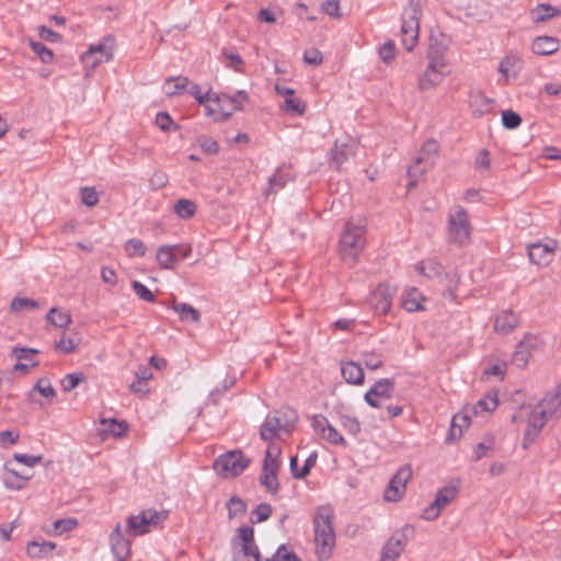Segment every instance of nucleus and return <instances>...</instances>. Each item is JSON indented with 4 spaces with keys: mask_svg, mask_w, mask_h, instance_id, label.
Returning <instances> with one entry per match:
<instances>
[{
    "mask_svg": "<svg viewBox=\"0 0 561 561\" xmlns=\"http://www.w3.org/2000/svg\"><path fill=\"white\" fill-rule=\"evenodd\" d=\"M333 520L334 511L330 505H321L316 510L312 523L316 553L320 561L328 560L335 547Z\"/></svg>",
    "mask_w": 561,
    "mask_h": 561,
    "instance_id": "nucleus-1",
    "label": "nucleus"
},
{
    "mask_svg": "<svg viewBox=\"0 0 561 561\" xmlns=\"http://www.w3.org/2000/svg\"><path fill=\"white\" fill-rule=\"evenodd\" d=\"M366 220L352 217L345 222L340 236L339 252L341 259L353 265L357 262L366 244Z\"/></svg>",
    "mask_w": 561,
    "mask_h": 561,
    "instance_id": "nucleus-2",
    "label": "nucleus"
},
{
    "mask_svg": "<svg viewBox=\"0 0 561 561\" xmlns=\"http://www.w3.org/2000/svg\"><path fill=\"white\" fill-rule=\"evenodd\" d=\"M298 422V413L296 410L284 407L267 415L261 425L260 436L263 440L268 442L279 437L280 433L291 434Z\"/></svg>",
    "mask_w": 561,
    "mask_h": 561,
    "instance_id": "nucleus-3",
    "label": "nucleus"
},
{
    "mask_svg": "<svg viewBox=\"0 0 561 561\" xmlns=\"http://www.w3.org/2000/svg\"><path fill=\"white\" fill-rule=\"evenodd\" d=\"M421 14L420 0H410L401 20V42L408 51H412L417 44Z\"/></svg>",
    "mask_w": 561,
    "mask_h": 561,
    "instance_id": "nucleus-4",
    "label": "nucleus"
},
{
    "mask_svg": "<svg viewBox=\"0 0 561 561\" xmlns=\"http://www.w3.org/2000/svg\"><path fill=\"white\" fill-rule=\"evenodd\" d=\"M250 465V459L245 457L242 450L234 449L217 457L213 463L216 473L224 478L239 477Z\"/></svg>",
    "mask_w": 561,
    "mask_h": 561,
    "instance_id": "nucleus-5",
    "label": "nucleus"
},
{
    "mask_svg": "<svg viewBox=\"0 0 561 561\" xmlns=\"http://www.w3.org/2000/svg\"><path fill=\"white\" fill-rule=\"evenodd\" d=\"M471 225L467 210L462 206H455L448 215L449 241L457 245H465L469 242Z\"/></svg>",
    "mask_w": 561,
    "mask_h": 561,
    "instance_id": "nucleus-6",
    "label": "nucleus"
},
{
    "mask_svg": "<svg viewBox=\"0 0 561 561\" xmlns=\"http://www.w3.org/2000/svg\"><path fill=\"white\" fill-rule=\"evenodd\" d=\"M167 518V514L156 510H146L135 516L127 518V534L130 536H141L150 531L160 522Z\"/></svg>",
    "mask_w": 561,
    "mask_h": 561,
    "instance_id": "nucleus-7",
    "label": "nucleus"
},
{
    "mask_svg": "<svg viewBox=\"0 0 561 561\" xmlns=\"http://www.w3.org/2000/svg\"><path fill=\"white\" fill-rule=\"evenodd\" d=\"M114 46L115 38L112 35H107L103 37L100 43L90 46V48L83 54L82 61L91 68H95L100 64L107 62L113 58Z\"/></svg>",
    "mask_w": 561,
    "mask_h": 561,
    "instance_id": "nucleus-8",
    "label": "nucleus"
},
{
    "mask_svg": "<svg viewBox=\"0 0 561 561\" xmlns=\"http://www.w3.org/2000/svg\"><path fill=\"white\" fill-rule=\"evenodd\" d=\"M439 151V144L435 139H428L422 146L420 154L416 157L415 162L409 168L408 175L410 178L423 174L427 169L432 168L435 163L434 158Z\"/></svg>",
    "mask_w": 561,
    "mask_h": 561,
    "instance_id": "nucleus-9",
    "label": "nucleus"
},
{
    "mask_svg": "<svg viewBox=\"0 0 561 561\" xmlns=\"http://www.w3.org/2000/svg\"><path fill=\"white\" fill-rule=\"evenodd\" d=\"M311 427L331 445L341 446L346 448L348 446L343 435L328 421L322 414H317L312 417Z\"/></svg>",
    "mask_w": 561,
    "mask_h": 561,
    "instance_id": "nucleus-10",
    "label": "nucleus"
},
{
    "mask_svg": "<svg viewBox=\"0 0 561 561\" xmlns=\"http://www.w3.org/2000/svg\"><path fill=\"white\" fill-rule=\"evenodd\" d=\"M450 44V38L440 31H432L428 41L427 59L434 65H445V56Z\"/></svg>",
    "mask_w": 561,
    "mask_h": 561,
    "instance_id": "nucleus-11",
    "label": "nucleus"
},
{
    "mask_svg": "<svg viewBox=\"0 0 561 561\" xmlns=\"http://www.w3.org/2000/svg\"><path fill=\"white\" fill-rule=\"evenodd\" d=\"M412 477V469L410 465L401 467L396 474L391 478L388 489L385 491L383 497L388 502H397L401 499L405 490L408 481Z\"/></svg>",
    "mask_w": 561,
    "mask_h": 561,
    "instance_id": "nucleus-12",
    "label": "nucleus"
},
{
    "mask_svg": "<svg viewBox=\"0 0 561 561\" xmlns=\"http://www.w3.org/2000/svg\"><path fill=\"white\" fill-rule=\"evenodd\" d=\"M108 541L111 553L115 561H126L130 557L131 541L123 535L119 523L114 526Z\"/></svg>",
    "mask_w": 561,
    "mask_h": 561,
    "instance_id": "nucleus-13",
    "label": "nucleus"
},
{
    "mask_svg": "<svg viewBox=\"0 0 561 561\" xmlns=\"http://www.w3.org/2000/svg\"><path fill=\"white\" fill-rule=\"evenodd\" d=\"M394 389V380L391 378H381L377 380L365 393L364 400L371 408H379L378 399H390Z\"/></svg>",
    "mask_w": 561,
    "mask_h": 561,
    "instance_id": "nucleus-14",
    "label": "nucleus"
},
{
    "mask_svg": "<svg viewBox=\"0 0 561 561\" xmlns=\"http://www.w3.org/2000/svg\"><path fill=\"white\" fill-rule=\"evenodd\" d=\"M392 293L389 286L379 285L368 298V304L376 314H386L391 308Z\"/></svg>",
    "mask_w": 561,
    "mask_h": 561,
    "instance_id": "nucleus-15",
    "label": "nucleus"
},
{
    "mask_svg": "<svg viewBox=\"0 0 561 561\" xmlns=\"http://www.w3.org/2000/svg\"><path fill=\"white\" fill-rule=\"evenodd\" d=\"M548 420L549 417L545 415V412L534 410L530 413L523 437V447L525 449L536 440Z\"/></svg>",
    "mask_w": 561,
    "mask_h": 561,
    "instance_id": "nucleus-16",
    "label": "nucleus"
},
{
    "mask_svg": "<svg viewBox=\"0 0 561 561\" xmlns=\"http://www.w3.org/2000/svg\"><path fill=\"white\" fill-rule=\"evenodd\" d=\"M556 250V242L550 243L536 242L528 247L529 261L539 266L548 265L553 257Z\"/></svg>",
    "mask_w": 561,
    "mask_h": 561,
    "instance_id": "nucleus-17",
    "label": "nucleus"
},
{
    "mask_svg": "<svg viewBox=\"0 0 561 561\" xmlns=\"http://www.w3.org/2000/svg\"><path fill=\"white\" fill-rule=\"evenodd\" d=\"M444 67L445 65H434V62L428 61L424 73L419 78V90L426 91L438 85L444 79L442 72Z\"/></svg>",
    "mask_w": 561,
    "mask_h": 561,
    "instance_id": "nucleus-18",
    "label": "nucleus"
},
{
    "mask_svg": "<svg viewBox=\"0 0 561 561\" xmlns=\"http://www.w3.org/2000/svg\"><path fill=\"white\" fill-rule=\"evenodd\" d=\"M248 93L243 90H239L234 95H228L226 93L222 94H214V103H216L220 108L224 110L221 103L227 102L230 106V112L225 114V119H227L231 112L240 111L243 108V104L248 101Z\"/></svg>",
    "mask_w": 561,
    "mask_h": 561,
    "instance_id": "nucleus-19",
    "label": "nucleus"
},
{
    "mask_svg": "<svg viewBox=\"0 0 561 561\" xmlns=\"http://www.w3.org/2000/svg\"><path fill=\"white\" fill-rule=\"evenodd\" d=\"M404 545L405 536L403 534L392 535L382 548L380 561H396L403 551Z\"/></svg>",
    "mask_w": 561,
    "mask_h": 561,
    "instance_id": "nucleus-20",
    "label": "nucleus"
},
{
    "mask_svg": "<svg viewBox=\"0 0 561 561\" xmlns=\"http://www.w3.org/2000/svg\"><path fill=\"white\" fill-rule=\"evenodd\" d=\"M294 175L291 169L288 165L279 167L276 172L268 179V188L265 191V195L268 196L272 193L278 192L283 188L287 182L291 181Z\"/></svg>",
    "mask_w": 561,
    "mask_h": 561,
    "instance_id": "nucleus-21",
    "label": "nucleus"
},
{
    "mask_svg": "<svg viewBox=\"0 0 561 561\" xmlns=\"http://www.w3.org/2000/svg\"><path fill=\"white\" fill-rule=\"evenodd\" d=\"M519 323V317L512 310H504L496 316L494 330L501 334L511 333Z\"/></svg>",
    "mask_w": 561,
    "mask_h": 561,
    "instance_id": "nucleus-22",
    "label": "nucleus"
},
{
    "mask_svg": "<svg viewBox=\"0 0 561 561\" xmlns=\"http://www.w3.org/2000/svg\"><path fill=\"white\" fill-rule=\"evenodd\" d=\"M531 49L536 55H552L559 49V39L547 35L538 36L533 41Z\"/></svg>",
    "mask_w": 561,
    "mask_h": 561,
    "instance_id": "nucleus-23",
    "label": "nucleus"
},
{
    "mask_svg": "<svg viewBox=\"0 0 561 561\" xmlns=\"http://www.w3.org/2000/svg\"><path fill=\"white\" fill-rule=\"evenodd\" d=\"M539 407V411L545 412L548 417L561 415V383L558 386L556 393L547 396L540 401Z\"/></svg>",
    "mask_w": 561,
    "mask_h": 561,
    "instance_id": "nucleus-24",
    "label": "nucleus"
},
{
    "mask_svg": "<svg viewBox=\"0 0 561 561\" xmlns=\"http://www.w3.org/2000/svg\"><path fill=\"white\" fill-rule=\"evenodd\" d=\"M233 549V561H260V551L256 543L237 545L231 541Z\"/></svg>",
    "mask_w": 561,
    "mask_h": 561,
    "instance_id": "nucleus-25",
    "label": "nucleus"
},
{
    "mask_svg": "<svg viewBox=\"0 0 561 561\" xmlns=\"http://www.w3.org/2000/svg\"><path fill=\"white\" fill-rule=\"evenodd\" d=\"M352 156H354V150L351 145H340L337 141H335L333 148L330 151V162L336 170H340L342 164L345 163Z\"/></svg>",
    "mask_w": 561,
    "mask_h": 561,
    "instance_id": "nucleus-26",
    "label": "nucleus"
},
{
    "mask_svg": "<svg viewBox=\"0 0 561 561\" xmlns=\"http://www.w3.org/2000/svg\"><path fill=\"white\" fill-rule=\"evenodd\" d=\"M156 259L160 267L164 270L175 268L179 262V259L175 254V247L170 244L159 247Z\"/></svg>",
    "mask_w": 561,
    "mask_h": 561,
    "instance_id": "nucleus-27",
    "label": "nucleus"
},
{
    "mask_svg": "<svg viewBox=\"0 0 561 561\" xmlns=\"http://www.w3.org/2000/svg\"><path fill=\"white\" fill-rule=\"evenodd\" d=\"M56 548V545L51 541H37L33 540L27 543L26 553L33 559H43L48 557Z\"/></svg>",
    "mask_w": 561,
    "mask_h": 561,
    "instance_id": "nucleus-28",
    "label": "nucleus"
},
{
    "mask_svg": "<svg viewBox=\"0 0 561 561\" xmlns=\"http://www.w3.org/2000/svg\"><path fill=\"white\" fill-rule=\"evenodd\" d=\"M341 373L346 382L352 385H362L364 382V371L359 364L347 362L342 364Z\"/></svg>",
    "mask_w": 561,
    "mask_h": 561,
    "instance_id": "nucleus-29",
    "label": "nucleus"
},
{
    "mask_svg": "<svg viewBox=\"0 0 561 561\" xmlns=\"http://www.w3.org/2000/svg\"><path fill=\"white\" fill-rule=\"evenodd\" d=\"M470 417L466 414L457 413L451 419V425L446 437L447 442H455L462 436L463 428L469 427Z\"/></svg>",
    "mask_w": 561,
    "mask_h": 561,
    "instance_id": "nucleus-30",
    "label": "nucleus"
},
{
    "mask_svg": "<svg viewBox=\"0 0 561 561\" xmlns=\"http://www.w3.org/2000/svg\"><path fill=\"white\" fill-rule=\"evenodd\" d=\"M424 300L423 295L416 288L408 289L402 295V307L409 312H415L423 309L422 301Z\"/></svg>",
    "mask_w": 561,
    "mask_h": 561,
    "instance_id": "nucleus-31",
    "label": "nucleus"
},
{
    "mask_svg": "<svg viewBox=\"0 0 561 561\" xmlns=\"http://www.w3.org/2000/svg\"><path fill=\"white\" fill-rule=\"evenodd\" d=\"M416 271L426 276L427 278H434L439 276L444 267L443 265L433 259L422 260L415 265Z\"/></svg>",
    "mask_w": 561,
    "mask_h": 561,
    "instance_id": "nucleus-32",
    "label": "nucleus"
},
{
    "mask_svg": "<svg viewBox=\"0 0 561 561\" xmlns=\"http://www.w3.org/2000/svg\"><path fill=\"white\" fill-rule=\"evenodd\" d=\"M561 14V10L548 4V3H539L531 11V18L535 22H545L554 16H559Z\"/></svg>",
    "mask_w": 561,
    "mask_h": 561,
    "instance_id": "nucleus-33",
    "label": "nucleus"
},
{
    "mask_svg": "<svg viewBox=\"0 0 561 561\" xmlns=\"http://www.w3.org/2000/svg\"><path fill=\"white\" fill-rule=\"evenodd\" d=\"M459 492L458 485L455 484H448L444 488H440L436 496L434 499L435 506H439L442 510L447 506L453 500L456 499L457 494Z\"/></svg>",
    "mask_w": 561,
    "mask_h": 561,
    "instance_id": "nucleus-34",
    "label": "nucleus"
},
{
    "mask_svg": "<svg viewBox=\"0 0 561 561\" xmlns=\"http://www.w3.org/2000/svg\"><path fill=\"white\" fill-rule=\"evenodd\" d=\"M5 472L3 474V483L7 488L12 490H21L24 488L26 481L31 479V476H16V471L14 469H10L8 465H5Z\"/></svg>",
    "mask_w": 561,
    "mask_h": 561,
    "instance_id": "nucleus-35",
    "label": "nucleus"
},
{
    "mask_svg": "<svg viewBox=\"0 0 561 561\" xmlns=\"http://www.w3.org/2000/svg\"><path fill=\"white\" fill-rule=\"evenodd\" d=\"M188 84L190 80L186 77L178 76L168 78L164 83L165 93L169 96L183 93L184 91H186Z\"/></svg>",
    "mask_w": 561,
    "mask_h": 561,
    "instance_id": "nucleus-36",
    "label": "nucleus"
},
{
    "mask_svg": "<svg viewBox=\"0 0 561 561\" xmlns=\"http://www.w3.org/2000/svg\"><path fill=\"white\" fill-rule=\"evenodd\" d=\"M46 320L57 328H67L71 323V316L57 307L49 309Z\"/></svg>",
    "mask_w": 561,
    "mask_h": 561,
    "instance_id": "nucleus-37",
    "label": "nucleus"
},
{
    "mask_svg": "<svg viewBox=\"0 0 561 561\" xmlns=\"http://www.w3.org/2000/svg\"><path fill=\"white\" fill-rule=\"evenodd\" d=\"M173 210L181 219L192 218L196 213V204L187 198H180L173 206Z\"/></svg>",
    "mask_w": 561,
    "mask_h": 561,
    "instance_id": "nucleus-38",
    "label": "nucleus"
},
{
    "mask_svg": "<svg viewBox=\"0 0 561 561\" xmlns=\"http://www.w3.org/2000/svg\"><path fill=\"white\" fill-rule=\"evenodd\" d=\"M497 405V394L495 392H489L476 403L473 407V413L478 415L483 412H492L496 409Z\"/></svg>",
    "mask_w": 561,
    "mask_h": 561,
    "instance_id": "nucleus-39",
    "label": "nucleus"
},
{
    "mask_svg": "<svg viewBox=\"0 0 561 561\" xmlns=\"http://www.w3.org/2000/svg\"><path fill=\"white\" fill-rule=\"evenodd\" d=\"M172 309L176 313H179L180 319L182 321L191 320L193 322H199V320H201L199 311L188 304H185V302L173 304Z\"/></svg>",
    "mask_w": 561,
    "mask_h": 561,
    "instance_id": "nucleus-40",
    "label": "nucleus"
},
{
    "mask_svg": "<svg viewBox=\"0 0 561 561\" xmlns=\"http://www.w3.org/2000/svg\"><path fill=\"white\" fill-rule=\"evenodd\" d=\"M226 507L228 510V518L230 520L238 516L244 515L248 510L245 501H243L238 495H232L226 503Z\"/></svg>",
    "mask_w": 561,
    "mask_h": 561,
    "instance_id": "nucleus-41",
    "label": "nucleus"
},
{
    "mask_svg": "<svg viewBox=\"0 0 561 561\" xmlns=\"http://www.w3.org/2000/svg\"><path fill=\"white\" fill-rule=\"evenodd\" d=\"M339 422L341 426L352 436L356 437L362 432V424L356 416L340 413Z\"/></svg>",
    "mask_w": 561,
    "mask_h": 561,
    "instance_id": "nucleus-42",
    "label": "nucleus"
},
{
    "mask_svg": "<svg viewBox=\"0 0 561 561\" xmlns=\"http://www.w3.org/2000/svg\"><path fill=\"white\" fill-rule=\"evenodd\" d=\"M221 54L227 59L226 67H228L237 72H243L242 68L244 66V61L239 54L233 53L227 48H224L221 50Z\"/></svg>",
    "mask_w": 561,
    "mask_h": 561,
    "instance_id": "nucleus-43",
    "label": "nucleus"
},
{
    "mask_svg": "<svg viewBox=\"0 0 561 561\" xmlns=\"http://www.w3.org/2000/svg\"><path fill=\"white\" fill-rule=\"evenodd\" d=\"M260 483L271 494H276L279 489L277 473H271L262 470L260 476Z\"/></svg>",
    "mask_w": 561,
    "mask_h": 561,
    "instance_id": "nucleus-44",
    "label": "nucleus"
},
{
    "mask_svg": "<svg viewBox=\"0 0 561 561\" xmlns=\"http://www.w3.org/2000/svg\"><path fill=\"white\" fill-rule=\"evenodd\" d=\"M470 106L472 108V115L474 117H481L489 111L490 103L481 93H479L477 96L472 98Z\"/></svg>",
    "mask_w": 561,
    "mask_h": 561,
    "instance_id": "nucleus-45",
    "label": "nucleus"
},
{
    "mask_svg": "<svg viewBox=\"0 0 561 561\" xmlns=\"http://www.w3.org/2000/svg\"><path fill=\"white\" fill-rule=\"evenodd\" d=\"M273 508L267 503H260L252 512L250 522L252 524H259L267 520L272 515Z\"/></svg>",
    "mask_w": 561,
    "mask_h": 561,
    "instance_id": "nucleus-46",
    "label": "nucleus"
},
{
    "mask_svg": "<svg viewBox=\"0 0 561 561\" xmlns=\"http://www.w3.org/2000/svg\"><path fill=\"white\" fill-rule=\"evenodd\" d=\"M30 47L44 64H50L53 61V50L45 46L43 43L30 41Z\"/></svg>",
    "mask_w": 561,
    "mask_h": 561,
    "instance_id": "nucleus-47",
    "label": "nucleus"
},
{
    "mask_svg": "<svg viewBox=\"0 0 561 561\" xmlns=\"http://www.w3.org/2000/svg\"><path fill=\"white\" fill-rule=\"evenodd\" d=\"M187 92L198 102V104L206 105L207 102H214V95L210 92L202 93L201 87L197 83L190 82Z\"/></svg>",
    "mask_w": 561,
    "mask_h": 561,
    "instance_id": "nucleus-48",
    "label": "nucleus"
},
{
    "mask_svg": "<svg viewBox=\"0 0 561 561\" xmlns=\"http://www.w3.org/2000/svg\"><path fill=\"white\" fill-rule=\"evenodd\" d=\"M84 375L82 373H71V374H67L62 380H61V386H62V389L66 391V392H70L72 391L75 388H77L79 386V383L81 381L84 380Z\"/></svg>",
    "mask_w": 561,
    "mask_h": 561,
    "instance_id": "nucleus-49",
    "label": "nucleus"
},
{
    "mask_svg": "<svg viewBox=\"0 0 561 561\" xmlns=\"http://www.w3.org/2000/svg\"><path fill=\"white\" fill-rule=\"evenodd\" d=\"M237 545H252L254 541V529L251 526H240L238 528V536L233 538Z\"/></svg>",
    "mask_w": 561,
    "mask_h": 561,
    "instance_id": "nucleus-50",
    "label": "nucleus"
},
{
    "mask_svg": "<svg viewBox=\"0 0 561 561\" xmlns=\"http://www.w3.org/2000/svg\"><path fill=\"white\" fill-rule=\"evenodd\" d=\"M502 124L506 129H515L522 124V117L518 113L506 110L502 112Z\"/></svg>",
    "mask_w": 561,
    "mask_h": 561,
    "instance_id": "nucleus-51",
    "label": "nucleus"
},
{
    "mask_svg": "<svg viewBox=\"0 0 561 561\" xmlns=\"http://www.w3.org/2000/svg\"><path fill=\"white\" fill-rule=\"evenodd\" d=\"M81 203L88 207H94L99 203V194L94 187L84 186L80 190Z\"/></svg>",
    "mask_w": 561,
    "mask_h": 561,
    "instance_id": "nucleus-52",
    "label": "nucleus"
},
{
    "mask_svg": "<svg viewBox=\"0 0 561 561\" xmlns=\"http://www.w3.org/2000/svg\"><path fill=\"white\" fill-rule=\"evenodd\" d=\"M101 423H110V431L114 437H122L128 431V424L125 421H118L116 419H103Z\"/></svg>",
    "mask_w": 561,
    "mask_h": 561,
    "instance_id": "nucleus-53",
    "label": "nucleus"
},
{
    "mask_svg": "<svg viewBox=\"0 0 561 561\" xmlns=\"http://www.w3.org/2000/svg\"><path fill=\"white\" fill-rule=\"evenodd\" d=\"M156 125L163 131H170L171 129H179V125L175 124L170 114L167 112H159L156 115Z\"/></svg>",
    "mask_w": 561,
    "mask_h": 561,
    "instance_id": "nucleus-54",
    "label": "nucleus"
},
{
    "mask_svg": "<svg viewBox=\"0 0 561 561\" xmlns=\"http://www.w3.org/2000/svg\"><path fill=\"white\" fill-rule=\"evenodd\" d=\"M131 287H133L135 294L141 300H145L147 302H154L156 301V297H154L153 293L146 285H144L141 282H139V280L131 282Z\"/></svg>",
    "mask_w": 561,
    "mask_h": 561,
    "instance_id": "nucleus-55",
    "label": "nucleus"
},
{
    "mask_svg": "<svg viewBox=\"0 0 561 561\" xmlns=\"http://www.w3.org/2000/svg\"><path fill=\"white\" fill-rule=\"evenodd\" d=\"M38 306L37 301L31 298H21L15 297L11 301L10 309L12 312H20L25 309L36 308Z\"/></svg>",
    "mask_w": 561,
    "mask_h": 561,
    "instance_id": "nucleus-56",
    "label": "nucleus"
},
{
    "mask_svg": "<svg viewBox=\"0 0 561 561\" xmlns=\"http://www.w3.org/2000/svg\"><path fill=\"white\" fill-rule=\"evenodd\" d=\"M125 250L128 252L130 256L137 255L142 257L146 255V245L139 239H129L125 244Z\"/></svg>",
    "mask_w": 561,
    "mask_h": 561,
    "instance_id": "nucleus-57",
    "label": "nucleus"
},
{
    "mask_svg": "<svg viewBox=\"0 0 561 561\" xmlns=\"http://www.w3.org/2000/svg\"><path fill=\"white\" fill-rule=\"evenodd\" d=\"M284 110L288 113H294L296 115H302L305 112V104L300 99L294 98V95H293V96L285 99Z\"/></svg>",
    "mask_w": 561,
    "mask_h": 561,
    "instance_id": "nucleus-58",
    "label": "nucleus"
},
{
    "mask_svg": "<svg viewBox=\"0 0 561 561\" xmlns=\"http://www.w3.org/2000/svg\"><path fill=\"white\" fill-rule=\"evenodd\" d=\"M529 357H530L529 351H527L525 347L522 348V344L518 343L515 352L513 353L512 362L518 368H524L527 365Z\"/></svg>",
    "mask_w": 561,
    "mask_h": 561,
    "instance_id": "nucleus-59",
    "label": "nucleus"
},
{
    "mask_svg": "<svg viewBox=\"0 0 561 561\" xmlns=\"http://www.w3.org/2000/svg\"><path fill=\"white\" fill-rule=\"evenodd\" d=\"M380 59L389 64L396 56V44L393 41L386 42L378 50Z\"/></svg>",
    "mask_w": 561,
    "mask_h": 561,
    "instance_id": "nucleus-60",
    "label": "nucleus"
},
{
    "mask_svg": "<svg viewBox=\"0 0 561 561\" xmlns=\"http://www.w3.org/2000/svg\"><path fill=\"white\" fill-rule=\"evenodd\" d=\"M77 525L78 520L76 518H62L54 523V529L57 534H64L75 529Z\"/></svg>",
    "mask_w": 561,
    "mask_h": 561,
    "instance_id": "nucleus-61",
    "label": "nucleus"
},
{
    "mask_svg": "<svg viewBox=\"0 0 561 561\" xmlns=\"http://www.w3.org/2000/svg\"><path fill=\"white\" fill-rule=\"evenodd\" d=\"M12 353L16 356L18 360L31 364V362H34L32 355L39 353V351L36 348L14 347Z\"/></svg>",
    "mask_w": 561,
    "mask_h": 561,
    "instance_id": "nucleus-62",
    "label": "nucleus"
},
{
    "mask_svg": "<svg viewBox=\"0 0 561 561\" xmlns=\"http://www.w3.org/2000/svg\"><path fill=\"white\" fill-rule=\"evenodd\" d=\"M197 141H198L199 147L206 153L215 154L219 151L218 142L207 136H199Z\"/></svg>",
    "mask_w": 561,
    "mask_h": 561,
    "instance_id": "nucleus-63",
    "label": "nucleus"
},
{
    "mask_svg": "<svg viewBox=\"0 0 561 561\" xmlns=\"http://www.w3.org/2000/svg\"><path fill=\"white\" fill-rule=\"evenodd\" d=\"M275 559L279 561H301L296 553L287 551L284 545L278 547L271 560L275 561Z\"/></svg>",
    "mask_w": 561,
    "mask_h": 561,
    "instance_id": "nucleus-64",
    "label": "nucleus"
}]
</instances>
